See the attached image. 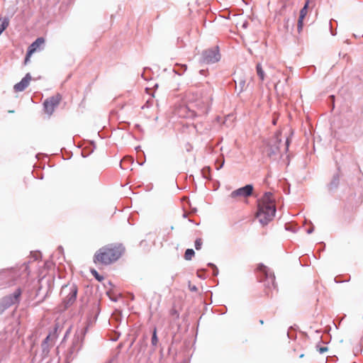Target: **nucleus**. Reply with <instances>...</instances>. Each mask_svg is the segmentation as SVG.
I'll return each instance as SVG.
<instances>
[{"instance_id":"obj_52","label":"nucleus","mask_w":363,"mask_h":363,"mask_svg":"<svg viewBox=\"0 0 363 363\" xmlns=\"http://www.w3.org/2000/svg\"><path fill=\"white\" fill-rule=\"evenodd\" d=\"M106 363H112V361L111 360V361H109V362H108Z\"/></svg>"},{"instance_id":"obj_43","label":"nucleus","mask_w":363,"mask_h":363,"mask_svg":"<svg viewBox=\"0 0 363 363\" xmlns=\"http://www.w3.org/2000/svg\"><path fill=\"white\" fill-rule=\"evenodd\" d=\"M142 77L144 78L145 80H147V78H146L144 75V73L141 74Z\"/></svg>"},{"instance_id":"obj_30","label":"nucleus","mask_w":363,"mask_h":363,"mask_svg":"<svg viewBox=\"0 0 363 363\" xmlns=\"http://www.w3.org/2000/svg\"><path fill=\"white\" fill-rule=\"evenodd\" d=\"M205 273H206L205 269H199L197 271V276H198V277L204 279L206 278Z\"/></svg>"},{"instance_id":"obj_4","label":"nucleus","mask_w":363,"mask_h":363,"mask_svg":"<svg viewBox=\"0 0 363 363\" xmlns=\"http://www.w3.org/2000/svg\"><path fill=\"white\" fill-rule=\"evenodd\" d=\"M281 139L279 133L274 134L265 143L264 152L271 160H276L280 155V144Z\"/></svg>"},{"instance_id":"obj_36","label":"nucleus","mask_w":363,"mask_h":363,"mask_svg":"<svg viewBox=\"0 0 363 363\" xmlns=\"http://www.w3.org/2000/svg\"><path fill=\"white\" fill-rule=\"evenodd\" d=\"M313 230H314V226L312 225H311V227H310V228L306 230V232H307V233H308V234H311V233H312L313 232Z\"/></svg>"},{"instance_id":"obj_50","label":"nucleus","mask_w":363,"mask_h":363,"mask_svg":"<svg viewBox=\"0 0 363 363\" xmlns=\"http://www.w3.org/2000/svg\"><path fill=\"white\" fill-rule=\"evenodd\" d=\"M35 259H38V256L37 255L35 256Z\"/></svg>"},{"instance_id":"obj_8","label":"nucleus","mask_w":363,"mask_h":363,"mask_svg":"<svg viewBox=\"0 0 363 363\" xmlns=\"http://www.w3.org/2000/svg\"><path fill=\"white\" fill-rule=\"evenodd\" d=\"M21 294V289L18 288L13 294L4 296L0 301V308H2V310H6L11 306L18 303Z\"/></svg>"},{"instance_id":"obj_28","label":"nucleus","mask_w":363,"mask_h":363,"mask_svg":"<svg viewBox=\"0 0 363 363\" xmlns=\"http://www.w3.org/2000/svg\"><path fill=\"white\" fill-rule=\"evenodd\" d=\"M91 274L94 276V277L96 278V279L99 280V281H101L104 278L102 276H101L97 272L96 269H91Z\"/></svg>"},{"instance_id":"obj_26","label":"nucleus","mask_w":363,"mask_h":363,"mask_svg":"<svg viewBox=\"0 0 363 363\" xmlns=\"http://www.w3.org/2000/svg\"><path fill=\"white\" fill-rule=\"evenodd\" d=\"M304 17H301L299 16L298 17V32H301V30H302L303 28V20H304Z\"/></svg>"},{"instance_id":"obj_12","label":"nucleus","mask_w":363,"mask_h":363,"mask_svg":"<svg viewBox=\"0 0 363 363\" xmlns=\"http://www.w3.org/2000/svg\"><path fill=\"white\" fill-rule=\"evenodd\" d=\"M50 341L52 342L50 335H48L41 344V360L47 357L50 352V349L53 345Z\"/></svg>"},{"instance_id":"obj_29","label":"nucleus","mask_w":363,"mask_h":363,"mask_svg":"<svg viewBox=\"0 0 363 363\" xmlns=\"http://www.w3.org/2000/svg\"><path fill=\"white\" fill-rule=\"evenodd\" d=\"M316 349L319 352L320 354H323L324 352H325L328 350V347H323V346H320V345H317Z\"/></svg>"},{"instance_id":"obj_14","label":"nucleus","mask_w":363,"mask_h":363,"mask_svg":"<svg viewBox=\"0 0 363 363\" xmlns=\"http://www.w3.org/2000/svg\"><path fill=\"white\" fill-rule=\"evenodd\" d=\"M212 101V96L211 94V89L208 90V93L205 94V96H203L201 98V103L202 105L199 107V109L201 113H206L208 111L211 103Z\"/></svg>"},{"instance_id":"obj_40","label":"nucleus","mask_w":363,"mask_h":363,"mask_svg":"<svg viewBox=\"0 0 363 363\" xmlns=\"http://www.w3.org/2000/svg\"><path fill=\"white\" fill-rule=\"evenodd\" d=\"M172 315H177V317L179 316V314L177 313V311L176 310H172Z\"/></svg>"},{"instance_id":"obj_6","label":"nucleus","mask_w":363,"mask_h":363,"mask_svg":"<svg viewBox=\"0 0 363 363\" xmlns=\"http://www.w3.org/2000/svg\"><path fill=\"white\" fill-rule=\"evenodd\" d=\"M220 53L219 50L218 46H215L213 48H208L204 50L201 55L199 59V62L201 64H214L218 62L220 60Z\"/></svg>"},{"instance_id":"obj_49","label":"nucleus","mask_w":363,"mask_h":363,"mask_svg":"<svg viewBox=\"0 0 363 363\" xmlns=\"http://www.w3.org/2000/svg\"><path fill=\"white\" fill-rule=\"evenodd\" d=\"M122 163L123 162H121V169H123V167H122Z\"/></svg>"},{"instance_id":"obj_13","label":"nucleus","mask_w":363,"mask_h":363,"mask_svg":"<svg viewBox=\"0 0 363 363\" xmlns=\"http://www.w3.org/2000/svg\"><path fill=\"white\" fill-rule=\"evenodd\" d=\"M45 43L43 38H38L29 47L25 58V62L29 60L30 55L34 53L37 49Z\"/></svg>"},{"instance_id":"obj_5","label":"nucleus","mask_w":363,"mask_h":363,"mask_svg":"<svg viewBox=\"0 0 363 363\" xmlns=\"http://www.w3.org/2000/svg\"><path fill=\"white\" fill-rule=\"evenodd\" d=\"M77 292V286L74 284L62 286L60 294L63 296L62 304L65 308H69L75 302Z\"/></svg>"},{"instance_id":"obj_23","label":"nucleus","mask_w":363,"mask_h":363,"mask_svg":"<svg viewBox=\"0 0 363 363\" xmlns=\"http://www.w3.org/2000/svg\"><path fill=\"white\" fill-rule=\"evenodd\" d=\"M211 170H210V167H204L202 170H201V173H202V176L203 178L205 179H210V175H211Z\"/></svg>"},{"instance_id":"obj_16","label":"nucleus","mask_w":363,"mask_h":363,"mask_svg":"<svg viewBox=\"0 0 363 363\" xmlns=\"http://www.w3.org/2000/svg\"><path fill=\"white\" fill-rule=\"evenodd\" d=\"M340 184V174L336 172L333 174L331 181L328 184V189L330 192H335Z\"/></svg>"},{"instance_id":"obj_7","label":"nucleus","mask_w":363,"mask_h":363,"mask_svg":"<svg viewBox=\"0 0 363 363\" xmlns=\"http://www.w3.org/2000/svg\"><path fill=\"white\" fill-rule=\"evenodd\" d=\"M18 273L13 269L0 271V286L6 287L15 284Z\"/></svg>"},{"instance_id":"obj_51","label":"nucleus","mask_w":363,"mask_h":363,"mask_svg":"<svg viewBox=\"0 0 363 363\" xmlns=\"http://www.w3.org/2000/svg\"><path fill=\"white\" fill-rule=\"evenodd\" d=\"M345 43H350L348 40H346Z\"/></svg>"},{"instance_id":"obj_48","label":"nucleus","mask_w":363,"mask_h":363,"mask_svg":"<svg viewBox=\"0 0 363 363\" xmlns=\"http://www.w3.org/2000/svg\"><path fill=\"white\" fill-rule=\"evenodd\" d=\"M174 229V226L170 227V230H172Z\"/></svg>"},{"instance_id":"obj_9","label":"nucleus","mask_w":363,"mask_h":363,"mask_svg":"<svg viewBox=\"0 0 363 363\" xmlns=\"http://www.w3.org/2000/svg\"><path fill=\"white\" fill-rule=\"evenodd\" d=\"M253 189L254 187L252 184H246L245 186L232 191L229 196L232 199H235L237 197L247 198L252 194Z\"/></svg>"},{"instance_id":"obj_27","label":"nucleus","mask_w":363,"mask_h":363,"mask_svg":"<svg viewBox=\"0 0 363 363\" xmlns=\"http://www.w3.org/2000/svg\"><path fill=\"white\" fill-rule=\"evenodd\" d=\"M16 10H17V8L15 6H13L12 7L9 8L8 9V14L9 16H8V17L9 18L12 17L14 15V13L16 12Z\"/></svg>"},{"instance_id":"obj_21","label":"nucleus","mask_w":363,"mask_h":363,"mask_svg":"<svg viewBox=\"0 0 363 363\" xmlns=\"http://www.w3.org/2000/svg\"><path fill=\"white\" fill-rule=\"evenodd\" d=\"M309 3H310L309 0L306 1L303 7L300 11V14H299L300 16L304 17V18L306 16L307 13H308V9L309 6Z\"/></svg>"},{"instance_id":"obj_47","label":"nucleus","mask_w":363,"mask_h":363,"mask_svg":"<svg viewBox=\"0 0 363 363\" xmlns=\"http://www.w3.org/2000/svg\"><path fill=\"white\" fill-rule=\"evenodd\" d=\"M204 72H205V71H204L203 69H201V70L200 71V72H201V74H203Z\"/></svg>"},{"instance_id":"obj_41","label":"nucleus","mask_w":363,"mask_h":363,"mask_svg":"<svg viewBox=\"0 0 363 363\" xmlns=\"http://www.w3.org/2000/svg\"><path fill=\"white\" fill-rule=\"evenodd\" d=\"M57 250H58V251H59L60 252H63V248H62V246H59V247H58V248H57Z\"/></svg>"},{"instance_id":"obj_38","label":"nucleus","mask_w":363,"mask_h":363,"mask_svg":"<svg viewBox=\"0 0 363 363\" xmlns=\"http://www.w3.org/2000/svg\"><path fill=\"white\" fill-rule=\"evenodd\" d=\"M208 266L210 267L211 269L217 267L213 263L211 262L208 263Z\"/></svg>"},{"instance_id":"obj_35","label":"nucleus","mask_w":363,"mask_h":363,"mask_svg":"<svg viewBox=\"0 0 363 363\" xmlns=\"http://www.w3.org/2000/svg\"><path fill=\"white\" fill-rule=\"evenodd\" d=\"M213 276L216 277L218 274V267L213 268Z\"/></svg>"},{"instance_id":"obj_24","label":"nucleus","mask_w":363,"mask_h":363,"mask_svg":"<svg viewBox=\"0 0 363 363\" xmlns=\"http://www.w3.org/2000/svg\"><path fill=\"white\" fill-rule=\"evenodd\" d=\"M202 245H203V240L201 238H197L194 242V247L196 250H201Z\"/></svg>"},{"instance_id":"obj_22","label":"nucleus","mask_w":363,"mask_h":363,"mask_svg":"<svg viewBox=\"0 0 363 363\" xmlns=\"http://www.w3.org/2000/svg\"><path fill=\"white\" fill-rule=\"evenodd\" d=\"M195 252L193 249H187L184 253V259L186 260H191L194 256Z\"/></svg>"},{"instance_id":"obj_15","label":"nucleus","mask_w":363,"mask_h":363,"mask_svg":"<svg viewBox=\"0 0 363 363\" xmlns=\"http://www.w3.org/2000/svg\"><path fill=\"white\" fill-rule=\"evenodd\" d=\"M31 80V76L29 73L26 74V76L19 82L14 85V90L16 91H23L28 86L30 81Z\"/></svg>"},{"instance_id":"obj_39","label":"nucleus","mask_w":363,"mask_h":363,"mask_svg":"<svg viewBox=\"0 0 363 363\" xmlns=\"http://www.w3.org/2000/svg\"><path fill=\"white\" fill-rule=\"evenodd\" d=\"M190 290L191 291H197V287L196 286H190Z\"/></svg>"},{"instance_id":"obj_44","label":"nucleus","mask_w":363,"mask_h":363,"mask_svg":"<svg viewBox=\"0 0 363 363\" xmlns=\"http://www.w3.org/2000/svg\"><path fill=\"white\" fill-rule=\"evenodd\" d=\"M135 128H138V129H140V125H138V124H136L135 125Z\"/></svg>"},{"instance_id":"obj_46","label":"nucleus","mask_w":363,"mask_h":363,"mask_svg":"<svg viewBox=\"0 0 363 363\" xmlns=\"http://www.w3.org/2000/svg\"><path fill=\"white\" fill-rule=\"evenodd\" d=\"M259 323H260L261 324H263V323H264V321H263L262 320H259Z\"/></svg>"},{"instance_id":"obj_20","label":"nucleus","mask_w":363,"mask_h":363,"mask_svg":"<svg viewBox=\"0 0 363 363\" xmlns=\"http://www.w3.org/2000/svg\"><path fill=\"white\" fill-rule=\"evenodd\" d=\"M158 341L159 340H158V337H157V328H154V329L152 330V338H151L152 346L156 347L157 345Z\"/></svg>"},{"instance_id":"obj_25","label":"nucleus","mask_w":363,"mask_h":363,"mask_svg":"<svg viewBox=\"0 0 363 363\" xmlns=\"http://www.w3.org/2000/svg\"><path fill=\"white\" fill-rule=\"evenodd\" d=\"M285 229L288 231L296 232V226L293 223H286Z\"/></svg>"},{"instance_id":"obj_3","label":"nucleus","mask_w":363,"mask_h":363,"mask_svg":"<svg viewBox=\"0 0 363 363\" xmlns=\"http://www.w3.org/2000/svg\"><path fill=\"white\" fill-rule=\"evenodd\" d=\"M89 325L84 326L77 330L72 340L71 347L67 350L66 353V360L72 361L82 348L84 337L88 331Z\"/></svg>"},{"instance_id":"obj_1","label":"nucleus","mask_w":363,"mask_h":363,"mask_svg":"<svg viewBox=\"0 0 363 363\" xmlns=\"http://www.w3.org/2000/svg\"><path fill=\"white\" fill-rule=\"evenodd\" d=\"M271 192H265L263 196L257 201V211L256 217L262 225L268 224L275 216L276 207Z\"/></svg>"},{"instance_id":"obj_19","label":"nucleus","mask_w":363,"mask_h":363,"mask_svg":"<svg viewBox=\"0 0 363 363\" xmlns=\"http://www.w3.org/2000/svg\"><path fill=\"white\" fill-rule=\"evenodd\" d=\"M257 74L261 81H264L265 78V73L262 69L260 63H257L256 65Z\"/></svg>"},{"instance_id":"obj_32","label":"nucleus","mask_w":363,"mask_h":363,"mask_svg":"<svg viewBox=\"0 0 363 363\" xmlns=\"http://www.w3.org/2000/svg\"><path fill=\"white\" fill-rule=\"evenodd\" d=\"M128 162L129 163L132 164L133 162V159L130 157H126L121 161V162Z\"/></svg>"},{"instance_id":"obj_18","label":"nucleus","mask_w":363,"mask_h":363,"mask_svg":"<svg viewBox=\"0 0 363 363\" xmlns=\"http://www.w3.org/2000/svg\"><path fill=\"white\" fill-rule=\"evenodd\" d=\"M9 25V18H0V35L6 29Z\"/></svg>"},{"instance_id":"obj_31","label":"nucleus","mask_w":363,"mask_h":363,"mask_svg":"<svg viewBox=\"0 0 363 363\" xmlns=\"http://www.w3.org/2000/svg\"><path fill=\"white\" fill-rule=\"evenodd\" d=\"M245 85V81L244 79H240L239 82V86L240 87V92L243 91Z\"/></svg>"},{"instance_id":"obj_17","label":"nucleus","mask_w":363,"mask_h":363,"mask_svg":"<svg viewBox=\"0 0 363 363\" xmlns=\"http://www.w3.org/2000/svg\"><path fill=\"white\" fill-rule=\"evenodd\" d=\"M187 66L184 64H176L173 68V71L175 74L181 76L182 75L186 70Z\"/></svg>"},{"instance_id":"obj_11","label":"nucleus","mask_w":363,"mask_h":363,"mask_svg":"<svg viewBox=\"0 0 363 363\" xmlns=\"http://www.w3.org/2000/svg\"><path fill=\"white\" fill-rule=\"evenodd\" d=\"M257 269L262 272L264 277V279L267 281L268 282V284H269V283L271 282L272 283V285L274 288H275V284H274V279H275V276L273 273L270 272H269V269H268L265 265H264L263 264H259L257 267ZM268 288H269V285L267 286Z\"/></svg>"},{"instance_id":"obj_2","label":"nucleus","mask_w":363,"mask_h":363,"mask_svg":"<svg viewBox=\"0 0 363 363\" xmlns=\"http://www.w3.org/2000/svg\"><path fill=\"white\" fill-rule=\"evenodd\" d=\"M124 251L122 245H108L100 248L94 255V262L103 264H109L120 258Z\"/></svg>"},{"instance_id":"obj_33","label":"nucleus","mask_w":363,"mask_h":363,"mask_svg":"<svg viewBox=\"0 0 363 363\" xmlns=\"http://www.w3.org/2000/svg\"><path fill=\"white\" fill-rule=\"evenodd\" d=\"M332 21L333 20H330V33H331L332 35H335L337 33L333 28Z\"/></svg>"},{"instance_id":"obj_37","label":"nucleus","mask_w":363,"mask_h":363,"mask_svg":"<svg viewBox=\"0 0 363 363\" xmlns=\"http://www.w3.org/2000/svg\"><path fill=\"white\" fill-rule=\"evenodd\" d=\"M289 143H290V140H289V138H287L286 140V144H285L286 145V151L288 150Z\"/></svg>"},{"instance_id":"obj_10","label":"nucleus","mask_w":363,"mask_h":363,"mask_svg":"<svg viewBox=\"0 0 363 363\" xmlns=\"http://www.w3.org/2000/svg\"><path fill=\"white\" fill-rule=\"evenodd\" d=\"M61 97L57 95L47 99L44 103V108L47 113L52 114L55 108L59 104Z\"/></svg>"},{"instance_id":"obj_42","label":"nucleus","mask_w":363,"mask_h":363,"mask_svg":"<svg viewBox=\"0 0 363 363\" xmlns=\"http://www.w3.org/2000/svg\"><path fill=\"white\" fill-rule=\"evenodd\" d=\"M330 99H331V101H332V102H333V103H334V99H335L334 95H331V96H330Z\"/></svg>"},{"instance_id":"obj_34","label":"nucleus","mask_w":363,"mask_h":363,"mask_svg":"<svg viewBox=\"0 0 363 363\" xmlns=\"http://www.w3.org/2000/svg\"><path fill=\"white\" fill-rule=\"evenodd\" d=\"M223 164H224V159H223V157H222L220 164L216 167V169L217 170L220 169L223 167Z\"/></svg>"},{"instance_id":"obj_45","label":"nucleus","mask_w":363,"mask_h":363,"mask_svg":"<svg viewBox=\"0 0 363 363\" xmlns=\"http://www.w3.org/2000/svg\"><path fill=\"white\" fill-rule=\"evenodd\" d=\"M242 26L245 28L247 26V23H245Z\"/></svg>"}]
</instances>
